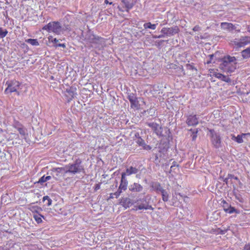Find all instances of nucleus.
<instances>
[{"label":"nucleus","instance_id":"obj_1","mask_svg":"<svg viewBox=\"0 0 250 250\" xmlns=\"http://www.w3.org/2000/svg\"><path fill=\"white\" fill-rule=\"evenodd\" d=\"M236 59L234 57L229 55L224 57L222 59V62L220 64V68L229 72H234L236 68Z\"/></svg>","mask_w":250,"mask_h":250},{"label":"nucleus","instance_id":"obj_2","mask_svg":"<svg viewBox=\"0 0 250 250\" xmlns=\"http://www.w3.org/2000/svg\"><path fill=\"white\" fill-rule=\"evenodd\" d=\"M65 167L67 173L73 175L81 172L85 173L84 167L82 165V161L79 158L77 159L73 163L66 165Z\"/></svg>","mask_w":250,"mask_h":250},{"label":"nucleus","instance_id":"obj_3","mask_svg":"<svg viewBox=\"0 0 250 250\" xmlns=\"http://www.w3.org/2000/svg\"><path fill=\"white\" fill-rule=\"evenodd\" d=\"M42 29L46 30L49 32H53L57 35H60L63 30L59 21L50 22L43 26Z\"/></svg>","mask_w":250,"mask_h":250},{"label":"nucleus","instance_id":"obj_4","mask_svg":"<svg viewBox=\"0 0 250 250\" xmlns=\"http://www.w3.org/2000/svg\"><path fill=\"white\" fill-rule=\"evenodd\" d=\"M211 142L213 146L216 148H219L222 146L221 137L220 134L214 130H210Z\"/></svg>","mask_w":250,"mask_h":250},{"label":"nucleus","instance_id":"obj_5","mask_svg":"<svg viewBox=\"0 0 250 250\" xmlns=\"http://www.w3.org/2000/svg\"><path fill=\"white\" fill-rule=\"evenodd\" d=\"M6 85H7V87L4 91V93L5 94L16 92L18 95H20V92L17 91V90L19 88L20 85V83L18 81L13 80L10 82H7L6 83Z\"/></svg>","mask_w":250,"mask_h":250},{"label":"nucleus","instance_id":"obj_6","mask_svg":"<svg viewBox=\"0 0 250 250\" xmlns=\"http://www.w3.org/2000/svg\"><path fill=\"white\" fill-rule=\"evenodd\" d=\"M179 31V28L177 26H174L169 28L163 27L161 31V32L166 37H170L174 36L178 33Z\"/></svg>","mask_w":250,"mask_h":250},{"label":"nucleus","instance_id":"obj_7","mask_svg":"<svg viewBox=\"0 0 250 250\" xmlns=\"http://www.w3.org/2000/svg\"><path fill=\"white\" fill-rule=\"evenodd\" d=\"M51 170L52 176L56 178L61 177L62 176H64L67 173L65 166L63 167L53 168Z\"/></svg>","mask_w":250,"mask_h":250},{"label":"nucleus","instance_id":"obj_8","mask_svg":"<svg viewBox=\"0 0 250 250\" xmlns=\"http://www.w3.org/2000/svg\"><path fill=\"white\" fill-rule=\"evenodd\" d=\"M221 28L224 29H227L229 31L235 30L238 32L240 31V29L238 27V24H233L231 23L222 22L221 24Z\"/></svg>","mask_w":250,"mask_h":250},{"label":"nucleus","instance_id":"obj_9","mask_svg":"<svg viewBox=\"0 0 250 250\" xmlns=\"http://www.w3.org/2000/svg\"><path fill=\"white\" fill-rule=\"evenodd\" d=\"M186 123L189 126H194L198 124V119L195 115H189L187 119Z\"/></svg>","mask_w":250,"mask_h":250},{"label":"nucleus","instance_id":"obj_10","mask_svg":"<svg viewBox=\"0 0 250 250\" xmlns=\"http://www.w3.org/2000/svg\"><path fill=\"white\" fill-rule=\"evenodd\" d=\"M129 189L132 192H140L143 189V187L139 184L135 183L130 185Z\"/></svg>","mask_w":250,"mask_h":250},{"label":"nucleus","instance_id":"obj_11","mask_svg":"<svg viewBox=\"0 0 250 250\" xmlns=\"http://www.w3.org/2000/svg\"><path fill=\"white\" fill-rule=\"evenodd\" d=\"M127 185L128 182L125 178V174H122L121 183L119 188L120 189L125 190L127 189Z\"/></svg>","mask_w":250,"mask_h":250},{"label":"nucleus","instance_id":"obj_12","mask_svg":"<svg viewBox=\"0 0 250 250\" xmlns=\"http://www.w3.org/2000/svg\"><path fill=\"white\" fill-rule=\"evenodd\" d=\"M139 169L135 167H130L126 169L125 172H123L122 174H125L126 175H130L133 174H136L138 172Z\"/></svg>","mask_w":250,"mask_h":250},{"label":"nucleus","instance_id":"obj_13","mask_svg":"<svg viewBox=\"0 0 250 250\" xmlns=\"http://www.w3.org/2000/svg\"><path fill=\"white\" fill-rule=\"evenodd\" d=\"M128 99L131 103V106L136 107L138 104V101L136 97L133 93H130L128 95Z\"/></svg>","mask_w":250,"mask_h":250},{"label":"nucleus","instance_id":"obj_14","mask_svg":"<svg viewBox=\"0 0 250 250\" xmlns=\"http://www.w3.org/2000/svg\"><path fill=\"white\" fill-rule=\"evenodd\" d=\"M147 125L148 126L152 128L153 131L158 135L161 131H159V128L161 129V127L159 126V125L156 123H147Z\"/></svg>","mask_w":250,"mask_h":250},{"label":"nucleus","instance_id":"obj_15","mask_svg":"<svg viewBox=\"0 0 250 250\" xmlns=\"http://www.w3.org/2000/svg\"><path fill=\"white\" fill-rule=\"evenodd\" d=\"M213 75H214L215 77L218 78L224 82H229L230 81V79L228 76H225L222 74L215 72L213 74Z\"/></svg>","mask_w":250,"mask_h":250},{"label":"nucleus","instance_id":"obj_16","mask_svg":"<svg viewBox=\"0 0 250 250\" xmlns=\"http://www.w3.org/2000/svg\"><path fill=\"white\" fill-rule=\"evenodd\" d=\"M85 39L91 43H97V41L99 40L98 38H96L95 35L90 33L87 34Z\"/></svg>","mask_w":250,"mask_h":250},{"label":"nucleus","instance_id":"obj_17","mask_svg":"<svg viewBox=\"0 0 250 250\" xmlns=\"http://www.w3.org/2000/svg\"><path fill=\"white\" fill-rule=\"evenodd\" d=\"M152 188L155 190L157 192H161L164 189L161 187V184L158 182H154L152 184Z\"/></svg>","mask_w":250,"mask_h":250},{"label":"nucleus","instance_id":"obj_18","mask_svg":"<svg viewBox=\"0 0 250 250\" xmlns=\"http://www.w3.org/2000/svg\"><path fill=\"white\" fill-rule=\"evenodd\" d=\"M122 3L125 5V7L126 8L125 11L127 12H128L134 6L133 3L128 1L127 0H122Z\"/></svg>","mask_w":250,"mask_h":250},{"label":"nucleus","instance_id":"obj_19","mask_svg":"<svg viewBox=\"0 0 250 250\" xmlns=\"http://www.w3.org/2000/svg\"><path fill=\"white\" fill-rule=\"evenodd\" d=\"M17 129L18 130L21 135L22 136L24 139H25L26 136L27 135V130L26 128L23 125H22L21 127H19Z\"/></svg>","mask_w":250,"mask_h":250},{"label":"nucleus","instance_id":"obj_20","mask_svg":"<svg viewBox=\"0 0 250 250\" xmlns=\"http://www.w3.org/2000/svg\"><path fill=\"white\" fill-rule=\"evenodd\" d=\"M242 56L244 59L250 58V46L241 52Z\"/></svg>","mask_w":250,"mask_h":250},{"label":"nucleus","instance_id":"obj_21","mask_svg":"<svg viewBox=\"0 0 250 250\" xmlns=\"http://www.w3.org/2000/svg\"><path fill=\"white\" fill-rule=\"evenodd\" d=\"M121 203L124 207H129L131 204V200L128 198H124L122 199Z\"/></svg>","mask_w":250,"mask_h":250},{"label":"nucleus","instance_id":"obj_22","mask_svg":"<svg viewBox=\"0 0 250 250\" xmlns=\"http://www.w3.org/2000/svg\"><path fill=\"white\" fill-rule=\"evenodd\" d=\"M158 24H152L151 22H146L144 24V27L145 29H151L152 30H155L156 28L157 25Z\"/></svg>","mask_w":250,"mask_h":250},{"label":"nucleus","instance_id":"obj_23","mask_svg":"<svg viewBox=\"0 0 250 250\" xmlns=\"http://www.w3.org/2000/svg\"><path fill=\"white\" fill-rule=\"evenodd\" d=\"M161 193L162 194L163 200L164 202H167L169 198L168 193L165 189H164L162 192H161Z\"/></svg>","mask_w":250,"mask_h":250},{"label":"nucleus","instance_id":"obj_24","mask_svg":"<svg viewBox=\"0 0 250 250\" xmlns=\"http://www.w3.org/2000/svg\"><path fill=\"white\" fill-rule=\"evenodd\" d=\"M25 42L30 43L33 46H38L39 45V43L37 39H28L25 40Z\"/></svg>","mask_w":250,"mask_h":250},{"label":"nucleus","instance_id":"obj_25","mask_svg":"<svg viewBox=\"0 0 250 250\" xmlns=\"http://www.w3.org/2000/svg\"><path fill=\"white\" fill-rule=\"evenodd\" d=\"M50 176H47L45 177L44 176H42L39 180L38 183H40L41 185H42L46 181L49 180L51 179Z\"/></svg>","mask_w":250,"mask_h":250},{"label":"nucleus","instance_id":"obj_26","mask_svg":"<svg viewBox=\"0 0 250 250\" xmlns=\"http://www.w3.org/2000/svg\"><path fill=\"white\" fill-rule=\"evenodd\" d=\"M7 34L8 31L6 29L0 27V39L4 38Z\"/></svg>","mask_w":250,"mask_h":250},{"label":"nucleus","instance_id":"obj_27","mask_svg":"<svg viewBox=\"0 0 250 250\" xmlns=\"http://www.w3.org/2000/svg\"><path fill=\"white\" fill-rule=\"evenodd\" d=\"M231 139L237 142L238 143H242L243 142L242 135H238L237 137L233 135Z\"/></svg>","mask_w":250,"mask_h":250},{"label":"nucleus","instance_id":"obj_28","mask_svg":"<svg viewBox=\"0 0 250 250\" xmlns=\"http://www.w3.org/2000/svg\"><path fill=\"white\" fill-rule=\"evenodd\" d=\"M47 201L46 204L47 206H50L52 204V200L48 196H45L43 197L42 201L45 202Z\"/></svg>","mask_w":250,"mask_h":250},{"label":"nucleus","instance_id":"obj_29","mask_svg":"<svg viewBox=\"0 0 250 250\" xmlns=\"http://www.w3.org/2000/svg\"><path fill=\"white\" fill-rule=\"evenodd\" d=\"M225 212L230 214L232 213L233 212H235L236 213H238L239 212L237 209H236L234 207H232L231 206H230L229 208L227 209Z\"/></svg>","mask_w":250,"mask_h":250},{"label":"nucleus","instance_id":"obj_30","mask_svg":"<svg viewBox=\"0 0 250 250\" xmlns=\"http://www.w3.org/2000/svg\"><path fill=\"white\" fill-rule=\"evenodd\" d=\"M189 131L192 132V134L191 135L192 137V140L195 141L197 138V133L198 132V129H196L195 130L190 129L189 130Z\"/></svg>","mask_w":250,"mask_h":250},{"label":"nucleus","instance_id":"obj_31","mask_svg":"<svg viewBox=\"0 0 250 250\" xmlns=\"http://www.w3.org/2000/svg\"><path fill=\"white\" fill-rule=\"evenodd\" d=\"M247 42H243V41H240V42H235V44L236 45L239 47H241L244 46L245 45L247 44Z\"/></svg>","mask_w":250,"mask_h":250},{"label":"nucleus","instance_id":"obj_32","mask_svg":"<svg viewBox=\"0 0 250 250\" xmlns=\"http://www.w3.org/2000/svg\"><path fill=\"white\" fill-rule=\"evenodd\" d=\"M221 203L222 204V207H223L225 211L227 210V209L229 208L230 206H231L224 200H223L222 201Z\"/></svg>","mask_w":250,"mask_h":250},{"label":"nucleus","instance_id":"obj_33","mask_svg":"<svg viewBox=\"0 0 250 250\" xmlns=\"http://www.w3.org/2000/svg\"><path fill=\"white\" fill-rule=\"evenodd\" d=\"M136 142L140 146H144V145H145V141L140 137H139L138 138V139L136 140Z\"/></svg>","mask_w":250,"mask_h":250},{"label":"nucleus","instance_id":"obj_34","mask_svg":"<svg viewBox=\"0 0 250 250\" xmlns=\"http://www.w3.org/2000/svg\"><path fill=\"white\" fill-rule=\"evenodd\" d=\"M23 125L21 124L19 122L16 120H14L13 124V126L16 129L18 128L19 127H21Z\"/></svg>","mask_w":250,"mask_h":250},{"label":"nucleus","instance_id":"obj_35","mask_svg":"<svg viewBox=\"0 0 250 250\" xmlns=\"http://www.w3.org/2000/svg\"><path fill=\"white\" fill-rule=\"evenodd\" d=\"M48 40L50 42H53L56 44L59 42L60 40H57L56 38H53L52 36H49L48 37Z\"/></svg>","mask_w":250,"mask_h":250},{"label":"nucleus","instance_id":"obj_36","mask_svg":"<svg viewBox=\"0 0 250 250\" xmlns=\"http://www.w3.org/2000/svg\"><path fill=\"white\" fill-rule=\"evenodd\" d=\"M122 190L123 189H120V188H119L118 190L113 193L114 195L115 196L116 198H118L120 196Z\"/></svg>","mask_w":250,"mask_h":250},{"label":"nucleus","instance_id":"obj_37","mask_svg":"<svg viewBox=\"0 0 250 250\" xmlns=\"http://www.w3.org/2000/svg\"><path fill=\"white\" fill-rule=\"evenodd\" d=\"M34 218L36 221L39 224L42 222V218L37 215H35Z\"/></svg>","mask_w":250,"mask_h":250},{"label":"nucleus","instance_id":"obj_38","mask_svg":"<svg viewBox=\"0 0 250 250\" xmlns=\"http://www.w3.org/2000/svg\"><path fill=\"white\" fill-rule=\"evenodd\" d=\"M228 179H229L230 180V181H231L232 179H234V180H238V177H236V176H234V175H233L232 174H229L228 175Z\"/></svg>","mask_w":250,"mask_h":250},{"label":"nucleus","instance_id":"obj_39","mask_svg":"<svg viewBox=\"0 0 250 250\" xmlns=\"http://www.w3.org/2000/svg\"><path fill=\"white\" fill-rule=\"evenodd\" d=\"M54 46L55 47H62L63 48L66 47V45H65V43H60L59 42H58V43L54 44Z\"/></svg>","mask_w":250,"mask_h":250},{"label":"nucleus","instance_id":"obj_40","mask_svg":"<svg viewBox=\"0 0 250 250\" xmlns=\"http://www.w3.org/2000/svg\"><path fill=\"white\" fill-rule=\"evenodd\" d=\"M220 179L223 180L224 181V182L225 183L227 186H228V183L229 182V179H228V176H227V177L226 178H224L222 177H220Z\"/></svg>","mask_w":250,"mask_h":250},{"label":"nucleus","instance_id":"obj_41","mask_svg":"<svg viewBox=\"0 0 250 250\" xmlns=\"http://www.w3.org/2000/svg\"><path fill=\"white\" fill-rule=\"evenodd\" d=\"M139 209H146V205L145 204H141V205H139L138 207H137Z\"/></svg>","mask_w":250,"mask_h":250},{"label":"nucleus","instance_id":"obj_42","mask_svg":"<svg viewBox=\"0 0 250 250\" xmlns=\"http://www.w3.org/2000/svg\"><path fill=\"white\" fill-rule=\"evenodd\" d=\"M200 30V27L198 25H196L195 26H194L193 29H192V30L193 31H198Z\"/></svg>","mask_w":250,"mask_h":250},{"label":"nucleus","instance_id":"obj_43","mask_svg":"<svg viewBox=\"0 0 250 250\" xmlns=\"http://www.w3.org/2000/svg\"><path fill=\"white\" fill-rule=\"evenodd\" d=\"M187 66L188 68L189 69H190V70H193V69L196 70L195 69V68L193 65H190L189 64H188L187 65Z\"/></svg>","mask_w":250,"mask_h":250},{"label":"nucleus","instance_id":"obj_44","mask_svg":"<svg viewBox=\"0 0 250 250\" xmlns=\"http://www.w3.org/2000/svg\"><path fill=\"white\" fill-rule=\"evenodd\" d=\"M143 147L146 150H149L151 148L149 145H147L146 143L145 144V145L143 146Z\"/></svg>","mask_w":250,"mask_h":250},{"label":"nucleus","instance_id":"obj_45","mask_svg":"<svg viewBox=\"0 0 250 250\" xmlns=\"http://www.w3.org/2000/svg\"><path fill=\"white\" fill-rule=\"evenodd\" d=\"M227 229H219V233L221 234H224L227 232Z\"/></svg>","mask_w":250,"mask_h":250},{"label":"nucleus","instance_id":"obj_46","mask_svg":"<svg viewBox=\"0 0 250 250\" xmlns=\"http://www.w3.org/2000/svg\"><path fill=\"white\" fill-rule=\"evenodd\" d=\"M154 162L156 164H158L160 162V161L158 159V157L157 154H155V160Z\"/></svg>","mask_w":250,"mask_h":250},{"label":"nucleus","instance_id":"obj_47","mask_svg":"<svg viewBox=\"0 0 250 250\" xmlns=\"http://www.w3.org/2000/svg\"><path fill=\"white\" fill-rule=\"evenodd\" d=\"M245 250H250V243L245 245L244 247Z\"/></svg>","mask_w":250,"mask_h":250},{"label":"nucleus","instance_id":"obj_48","mask_svg":"<svg viewBox=\"0 0 250 250\" xmlns=\"http://www.w3.org/2000/svg\"><path fill=\"white\" fill-rule=\"evenodd\" d=\"M68 92L69 93V94L70 96H71L72 97H73V95H74V92L73 91V89L72 88H71L68 91Z\"/></svg>","mask_w":250,"mask_h":250},{"label":"nucleus","instance_id":"obj_49","mask_svg":"<svg viewBox=\"0 0 250 250\" xmlns=\"http://www.w3.org/2000/svg\"><path fill=\"white\" fill-rule=\"evenodd\" d=\"M100 188V184H96L95 186L94 190L95 191H97V190L99 189Z\"/></svg>","mask_w":250,"mask_h":250},{"label":"nucleus","instance_id":"obj_50","mask_svg":"<svg viewBox=\"0 0 250 250\" xmlns=\"http://www.w3.org/2000/svg\"><path fill=\"white\" fill-rule=\"evenodd\" d=\"M153 208H152L151 206L148 205H146V209L153 210Z\"/></svg>","mask_w":250,"mask_h":250},{"label":"nucleus","instance_id":"obj_51","mask_svg":"<svg viewBox=\"0 0 250 250\" xmlns=\"http://www.w3.org/2000/svg\"><path fill=\"white\" fill-rule=\"evenodd\" d=\"M209 56L210 57V60H212L213 57H214V55L213 54L209 55ZM211 63V60L207 62V63Z\"/></svg>","mask_w":250,"mask_h":250},{"label":"nucleus","instance_id":"obj_52","mask_svg":"<svg viewBox=\"0 0 250 250\" xmlns=\"http://www.w3.org/2000/svg\"><path fill=\"white\" fill-rule=\"evenodd\" d=\"M175 166L178 167V166H179V165H177V164H176V162H175V161H174V162H173V164H172V166H171V167H170V168H173V167H175Z\"/></svg>","mask_w":250,"mask_h":250},{"label":"nucleus","instance_id":"obj_53","mask_svg":"<svg viewBox=\"0 0 250 250\" xmlns=\"http://www.w3.org/2000/svg\"><path fill=\"white\" fill-rule=\"evenodd\" d=\"M165 37H166V35H164L163 33H162V34H161L158 36V37H159V38H164Z\"/></svg>","mask_w":250,"mask_h":250},{"label":"nucleus","instance_id":"obj_54","mask_svg":"<svg viewBox=\"0 0 250 250\" xmlns=\"http://www.w3.org/2000/svg\"><path fill=\"white\" fill-rule=\"evenodd\" d=\"M247 38H247V37H243V38H241V39H240V41L246 42V41H245V39H247Z\"/></svg>","mask_w":250,"mask_h":250},{"label":"nucleus","instance_id":"obj_55","mask_svg":"<svg viewBox=\"0 0 250 250\" xmlns=\"http://www.w3.org/2000/svg\"><path fill=\"white\" fill-rule=\"evenodd\" d=\"M104 3H106V4H108L109 3V4H112V2H109L108 0H104Z\"/></svg>","mask_w":250,"mask_h":250},{"label":"nucleus","instance_id":"obj_56","mask_svg":"<svg viewBox=\"0 0 250 250\" xmlns=\"http://www.w3.org/2000/svg\"><path fill=\"white\" fill-rule=\"evenodd\" d=\"M135 136L136 137V138H137V139H138V138L139 137H140L139 136V133H135Z\"/></svg>","mask_w":250,"mask_h":250},{"label":"nucleus","instance_id":"obj_57","mask_svg":"<svg viewBox=\"0 0 250 250\" xmlns=\"http://www.w3.org/2000/svg\"><path fill=\"white\" fill-rule=\"evenodd\" d=\"M158 36H157V35H153L152 36V38L153 39H158L159 37H158Z\"/></svg>","mask_w":250,"mask_h":250},{"label":"nucleus","instance_id":"obj_58","mask_svg":"<svg viewBox=\"0 0 250 250\" xmlns=\"http://www.w3.org/2000/svg\"><path fill=\"white\" fill-rule=\"evenodd\" d=\"M114 195L113 193H111L110 194V198H114Z\"/></svg>","mask_w":250,"mask_h":250},{"label":"nucleus","instance_id":"obj_59","mask_svg":"<svg viewBox=\"0 0 250 250\" xmlns=\"http://www.w3.org/2000/svg\"><path fill=\"white\" fill-rule=\"evenodd\" d=\"M0 250H7L6 249H3V248H2L1 247H0Z\"/></svg>","mask_w":250,"mask_h":250},{"label":"nucleus","instance_id":"obj_60","mask_svg":"<svg viewBox=\"0 0 250 250\" xmlns=\"http://www.w3.org/2000/svg\"><path fill=\"white\" fill-rule=\"evenodd\" d=\"M238 182H239V185H242V184L241 183V182L239 180H238Z\"/></svg>","mask_w":250,"mask_h":250},{"label":"nucleus","instance_id":"obj_61","mask_svg":"<svg viewBox=\"0 0 250 250\" xmlns=\"http://www.w3.org/2000/svg\"><path fill=\"white\" fill-rule=\"evenodd\" d=\"M118 8L119 9V10H120V11H124V10H121V9H120V7H118Z\"/></svg>","mask_w":250,"mask_h":250},{"label":"nucleus","instance_id":"obj_62","mask_svg":"<svg viewBox=\"0 0 250 250\" xmlns=\"http://www.w3.org/2000/svg\"><path fill=\"white\" fill-rule=\"evenodd\" d=\"M33 208H39L38 207H32Z\"/></svg>","mask_w":250,"mask_h":250}]
</instances>
